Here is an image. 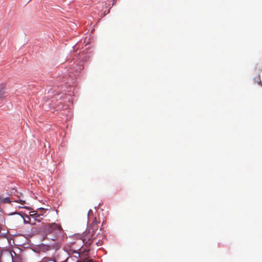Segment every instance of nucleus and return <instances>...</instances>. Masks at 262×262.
I'll use <instances>...</instances> for the list:
<instances>
[{"instance_id":"nucleus-1","label":"nucleus","mask_w":262,"mask_h":262,"mask_svg":"<svg viewBox=\"0 0 262 262\" xmlns=\"http://www.w3.org/2000/svg\"><path fill=\"white\" fill-rule=\"evenodd\" d=\"M45 231L46 233V238L52 241H55L60 237L62 238L64 235L61 226L56 223L49 224L46 225Z\"/></svg>"},{"instance_id":"nucleus-2","label":"nucleus","mask_w":262,"mask_h":262,"mask_svg":"<svg viewBox=\"0 0 262 262\" xmlns=\"http://www.w3.org/2000/svg\"><path fill=\"white\" fill-rule=\"evenodd\" d=\"M98 224H99V221H98L95 217L88 227L86 230L84 232L85 239L83 242L87 240L89 242L92 243L91 238L94 236L96 231H97L98 229Z\"/></svg>"},{"instance_id":"nucleus-3","label":"nucleus","mask_w":262,"mask_h":262,"mask_svg":"<svg viewBox=\"0 0 262 262\" xmlns=\"http://www.w3.org/2000/svg\"><path fill=\"white\" fill-rule=\"evenodd\" d=\"M83 248V247H81L77 251H73V253L77 254L78 256L81 259L77 260V262H95L93 259L86 257L89 255V249Z\"/></svg>"},{"instance_id":"nucleus-4","label":"nucleus","mask_w":262,"mask_h":262,"mask_svg":"<svg viewBox=\"0 0 262 262\" xmlns=\"http://www.w3.org/2000/svg\"><path fill=\"white\" fill-rule=\"evenodd\" d=\"M79 236L77 235H74L72 237H70V239L74 238L75 241H70L69 242L71 244H78L81 245L82 244V246H90L92 244L91 242H89L88 241H84V239H85L84 236H83V238L81 239V238L79 237Z\"/></svg>"},{"instance_id":"nucleus-5","label":"nucleus","mask_w":262,"mask_h":262,"mask_svg":"<svg viewBox=\"0 0 262 262\" xmlns=\"http://www.w3.org/2000/svg\"><path fill=\"white\" fill-rule=\"evenodd\" d=\"M6 86L5 84H1L0 85V99L5 98L6 94Z\"/></svg>"},{"instance_id":"nucleus-6","label":"nucleus","mask_w":262,"mask_h":262,"mask_svg":"<svg viewBox=\"0 0 262 262\" xmlns=\"http://www.w3.org/2000/svg\"><path fill=\"white\" fill-rule=\"evenodd\" d=\"M254 80L256 82L262 86V82L261 81L260 76L259 75H257L254 78Z\"/></svg>"},{"instance_id":"nucleus-7","label":"nucleus","mask_w":262,"mask_h":262,"mask_svg":"<svg viewBox=\"0 0 262 262\" xmlns=\"http://www.w3.org/2000/svg\"><path fill=\"white\" fill-rule=\"evenodd\" d=\"M0 200L2 203H8L11 202L8 198H2Z\"/></svg>"},{"instance_id":"nucleus-8","label":"nucleus","mask_w":262,"mask_h":262,"mask_svg":"<svg viewBox=\"0 0 262 262\" xmlns=\"http://www.w3.org/2000/svg\"><path fill=\"white\" fill-rule=\"evenodd\" d=\"M105 243H104L103 238H102L101 240H99V241L98 242L96 243V244L97 245V246H101V245H103Z\"/></svg>"},{"instance_id":"nucleus-9","label":"nucleus","mask_w":262,"mask_h":262,"mask_svg":"<svg viewBox=\"0 0 262 262\" xmlns=\"http://www.w3.org/2000/svg\"><path fill=\"white\" fill-rule=\"evenodd\" d=\"M15 202L19 203L21 205H23L25 203V201L21 200L20 199H18V200L15 201Z\"/></svg>"},{"instance_id":"nucleus-10","label":"nucleus","mask_w":262,"mask_h":262,"mask_svg":"<svg viewBox=\"0 0 262 262\" xmlns=\"http://www.w3.org/2000/svg\"><path fill=\"white\" fill-rule=\"evenodd\" d=\"M37 246H39V245H38ZM40 246H48V245L47 244L42 243V244H41V245Z\"/></svg>"}]
</instances>
